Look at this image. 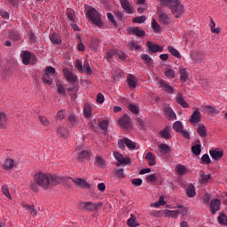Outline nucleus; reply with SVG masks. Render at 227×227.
<instances>
[{
	"label": "nucleus",
	"instance_id": "51",
	"mask_svg": "<svg viewBox=\"0 0 227 227\" xmlns=\"http://www.w3.org/2000/svg\"><path fill=\"white\" fill-rule=\"evenodd\" d=\"M116 52H117V51L109 50V51L105 54L106 59H107V61H111V59H113V56H114V54H116Z\"/></svg>",
	"mask_w": 227,
	"mask_h": 227
},
{
	"label": "nucleus",
	"instance_id": "64",
	"mask_svg": "<svg viewBox=\"0 0 227 227\" xmlns=\"http://www.w3.org/2000/svg\"><path fill=\"white\" fill-rule=\"evenodd\" d=\"M68 120L70 123H72L73 125H77V117H75V115L74 114L69 115Z\"/></svg>",
	"mask_w": 227,
	"mask_h": 227
},
{
	"label": "nucleus",
	"instance_id": "27",
	"mask_svg": "<svg viewBox=\"0 0 227 227\" xmlns=\"http://www.w3.org/2000/svg\"><path fill=\"white\" fill-rule=\"evenodd\" d=\"M179 73L181 74L180 81H182L183 82H187V81L189 80V73H187V69L180 67Z\"/></svg>",
	"mask_w": 227,
	"mask_h": 227
},
{
	"label": "nucleus",
	"instance_id": "43",
	"mask_svg": "<svg viewBox=\"0 0 227 227\" xmlns=\"http://www.w3.org/2000/svg\"><path fill=\"white\" fill-rule=\"evenodd\" d=\"M125 145L129 150H136V143L129 138H125Z\"/></svg>",
	"mask_w": 227,
	"mask_h": 227
},
{
	"label": "nucleus",
	"instance_id": "41",
	"mask_svg": "<svg viewBox=\"0 0 227 227\" xmlns=\"http://www.w3.org/2000/svg\"><path fill=\"white\" fill-rule=\"evenodd\" d=\"M168 49L170 54H172V56H175V58H177V59L182 58L180 51H178V50L175 49L173 46H168Z\"/></svg>",
	"mask_w": 227,
	"mask_h": 227
},
{
	"label": "nucleus",
	"instance_id": "14",
	"mask_svg": "<svg viewBox=\"0 0 227 227\" xmlns=\"http://www.w3.org/2000/svg\"><path fill=\"white\" fill-rule=\"evenodd\" d=\"M220 208H221V200H219L218 199L213 200L210 204V212L212 214H215L219 212Z\"/></svg>",
	"mask_w": 227,
	"mask_h": 227
},
{
	"label": "nucleus",
	"instance_id": "32",
	"mask_svg": "<svg viewBox=\"0 0 227 227\" xmlns=\"http://www.w3.org/2000/svg\"><path fill=\"white\" fill-rule=\"evenodd\" d=\"M50 40L52 43L59 44L61 43V35H59V34L53 33L50 35Z\"/></svg>",
	"mask_w": 227,
	"mask_h": 227
},
{
	"label": "nucleus",
	"instance_id": "63",
	"mask_svg": "<svg viewBox=\"0 0 227 227\" xmlns=\"http://www.w3.org/2000/svg\"><path fill=\"white\" fill-rule=\"evenodd\" d=\"M141 58L144 61H145V63H152L153 61V59H152V57H150V55L148 54H143Z\"/></svg>",
	"mask_w": 227,
	"mask_h": 227
},
{
	"label": "nucleus",
	"instance_id": "19",
	"mask_svg": "<svg viewBox=\"0 0 227 227\" xmlns=\"http://www.w3.org/2000/svg\"><path fill=\"white\" fill-rule=\"evenodd\" d=\"M15 166V160L13 159H6L3 163V168L5 171H12L13 167Z\"/></svg>",
	"mask_w": 227,
	"mask_h": 227
},
{
	"label": "nucleus",
	"instance_id": "11",
	"mask_svg": "<svg viewBox=\"0 0 227 227\" xmlns=\"http://www.w3.org/2000/svg\"><path fill=\"white\" fill-rule=\"evenodd\" d=\"M200 121H201V113L200 110H195L190 118V123L196 125V123H200Z\"/></svg>",
	"mask_w": 227,
	"mask_h": 227
},
{
	"label": "nucleus",
	"instance_id": "31",
	"mask_svg": "<svg viewBox=\"0 0 227 227\" xmlns=\"http://www.w3.org/2000/svg\"><path fill=\"white\" fill-rule=\"evenodd\" d=\"M21 59L24 65H29V63L31 62V53L28 51H24L21 54Z\"/></svg>",
	"mask_w": 227,
	"mask_h": 227
},
{
	"label": "nucleus",
	"instance_id": "49",
	"mask_svg": "<svg viewBox=\"0 0 227 227\" xmlns=\"http://www.w3.org/2000/svg\"><path fill=\"white\" fill-rule=\"evenodd\" d=\"M210 178H212L210 174H207V175L204 174V173L200 174V183L201 184H207L210 180Z\"/></svg>",
	"mask_w": 227,
	"mask_h": 227
},
{
	"label": "nucleus",
	"instance_id": "40",
	"mask_svg": "<svg viewBox=\"0 0 227 227\" xmlns=\"http://www.w3.org/2000/svg\"><path fill=\"white\" fill-rule=\"evenodd\" d=\"M23 207L25 208V210H27V212H29L31 215H36L37 212L34 205L30 206L26 204L23 206Z\"/></svg>",
	"mask_w": 227,
	"mask_h": 227
},
{
	"label": "nucleus",
	"instance_id": "50",
	"mask_svg": "<svg viewBox=\"0 0 227 227\" xmlns=\"http://www.w3.org/2000/svg\"><path fill=\"white\" fill-rule=\"evenodd\" d=\"M146 20V17L145 16H139V17H136L132 20V22H134V24H143L144 22H145Z\"/></svg>",
	"mask_w": 227,
	"mask_h": 227
},
{
	"label": "nucleus",
	"instance_id": "3",
	"mask_svg": "<svg viewBox=\"0 0 227 227\" xmlns=\"http://www.w3.org/2000/svg\"><path fill=\"white\" fill-rule=\"evenodd\" d=\"M56 74V68L52 67H47L44 70V74L43 76V82L51 86L54 82V75Z\"/></svg>",
	"mask_w": 227,
	"mask_h": 227
},
{
	"label": "nucleus",
	"instance_id": "42",
	"mask_svg": "<svg viewBox=\"0 0 227 227\" xmlns=\"http://www.w3.org/2000/svg\"><path fill=\"white\" fill-rule=\"evenodd\" d=\"M127 224L128 226H130V227L139 226V223H137V221H136L134 215H131V217L128 219Z\"/></svg>",
	"mask_w": 227,
	"mask_h": 227
},
{
	"label": "nucleus",
	"instance_id": "59",
	"mask_svg": "<svg viewBox=\"0 0 227 227\" xmlns=\"http://www.w3.org/2000/svg\"><path fill=\"white\" fill-rule=\"evenodd\" d=\"M162 6H168L171 8V4L175 3V0H159Z\"/></svg>",
	"mask_w": 227,
	"mask_h": 227
},
{
	"label": "nucleus",
	"instance_id": "58",
	"mask_svg": "<svg viewBox=\"0 0 227 227\" xmlns=\"http://www.w3.org/2000/svg\"><path fill=\"white\" fill-rule=\"evenodd\" d=\"M178 215H182L183 217H185L187 215V208L181 206L177 208Z\"/></svg>",
	"mask_w": 227,
	"mask_h": 227
},
{
	"label": "nucleus",
	"instance_id": "53",
	"mask_svg": "<svg viewBox=\"0 0 227 227\" xmlns=\"http://www.w3.org/2000/svg\"><path fill=\"white\" fill-rule=\"evenodd\" d=\"M75 67L81 74H84V67L82 66V61L80 59H77L75 61Z\"/></svg>",
	"mask_w": 227,
	"mask_h": 227
},
{
	"label": "nucleus",
	"instance_id": "4",
	"mask_svg": "<svg viewBox=\"0 0 227 227\" xmlns=\"http://www.w3.org/2000/svg\"><path fill=\"white\" fill-rule=\"evenodd\" d=\"M170 10L176 19L182 17L184 12H185L184 5L182 4V3H180L179 0H175V2H172V4L170 5Z\"/></svg>",
	"mask_w": 227,
	"mask_h": 227
},
{
	"label": "nucleus",
	"instance_id": "7",
	"mask_svg": "<svg viewBox=\"0 0 227 227\" xmlns=\"http://www.w3.org/2000/svg\"><path fill=\"white\" fill-rule=\"evenodd\" d=\"M56 134L61 139H68L70 137V131L65 126H59L56 129Z\"/></svg>",
	"mask_w": 227,
	"mask_h": 227
},
{
	"label": "nucleus",
	"instance_id": "52",
	"mask_svg": "<svg viewBox=\"0 0 227 227\" xmlns=\"http://www.w3.org/2000/svg\"><path fill=\"white\" fill-rule=\"evenodd\" d=\"M192 152L193 155H200L201 153V145H196L192 146Z\"/></svg>",
	"mask_w": 227,
	"mask_h": 227
},
{
	"label": "nucleus",
	"instance_id": "24",
	"mask_svg": "<svg viewBox=\"0 0 227 227\" xmlns=\"http://www.w3.org/2000/svg\"><path fill=\"white\" fill-rule=\"evenodd\" d=\"M90 157H91V152L88 151V150H84L79 153L77 158L79 160H88V159H90Z\"/></svg>",
	"mask_w": 227,
	"mask_h": 227
},
{
	"label": "nucleus",
	"instance_id": "30",
	"mask_svg": "<svg viewBox=\"0 0 227 227\" xmlns=\"http://www.w3.org/2000/svg\"><path fill=\"white\" fill-rule=\"evenodd\" d=\"M176 102L177 104H179L180 106H182V107L184 108H189V104L185 101V99L182 97V93H178L177 94V98H176Z\"/></svg>",
	"mask_w": 227,
	"mask_h": 227
},
{
	"label": "nucleus",
	"instance_id": "25",
	"mask_svg": "<svg viewBox=\"0 0 227 227\" xmlns=\"http://www.w3.org/2000/svg\"><path fill=\"white\" fill-rule=\"evenodd\" d=\"M8 127V117L6 114L0 112V129H6Z\"/></svg>",
	"mask_w": 227,
	"mask_h": 227
},
{
	"label": "nucleus",
	"instance_id": "20",
	"mask_svg": "<svg viewBox=\"0 0 227 227\" xmlns=\"http://www.w3.org/2000/svg\"><path fill=\"white\" fill-rule=\"evenodd\" d=\"M201 109H202V113H207V114H212L213 116H215V114H217V113H219V111L212 106H202Z\"/></svg>",
	"mask_w": 227,
	"mask_h": 227
},
{
	"label": "nucleus",
	"instance_id": "57",
	"mask_svg": "<svg viewBox=\"0 0 227 227\" xmlns=\"http://www.w3.org/2000/svg\"><path fill=\"white\" fill-rule=\"evenodd\" d=\"M116 178H125V174L123 173V168H119L114 172Z\"/></svg>",
	"mask_w": 227,
	"mask_h": 227
},
{
	"label": "nucleus",
	"instance_id": "1",
	"mask_svg": "<svg viewBox=\"0 0 227 227\" xmlns=\"http://www.w3.org/2000/svg\"><path fill=\"white\" fill-rule=\"evenodd\" d=\"M34 182L36 185H39V187L47 191V189H51L53 185L63 184L65 182V178L43 172H38L34 175Z\"/></svg>",
	"mask_w": 227,
	"mask_h": 227
},
{
	"label": "nucleus",
	"instance_id": "45",
	"mask_svg": "<svg viewBox=\"0 0 227 227\" xmlns=\"http://www.w3.org/2000/svg\"><path fill=\"white\" fill-rule=\"evenodd\" d=\"M83 113L86 118L91 117V106L86 104L83 108Z\"/></svg>",
	"mask_w": 227,
	"mask_h": 227
},
{
	"label": "nucleus",
	"instance_id": "6",
	"mask_svg": "<svg viewBox=\"0 0 227 227\" xmlns=\"http://www.w3.org/2000/svg\"><path fill=\"white\" fill-rule=\"evenodd\" d=\"M114 157L117 160L118 166H130L132 164V160H130V158H125L118 152H114Z\"/></svg>",
	"mask_w": 227,
	"mask_h": 227
},
{
	"label": "nucleus",
	"instance_id": "56",
	"mask_svg": "<svg viewBox=\"0 0 227 227\" xmlns=\"http://www.w3.org/2000/svg\"><path fill=\"white\" fill-rule=\"evenodd\" d=\"M99 127L102 129L105 132H107V127H109V121L105 120L99 122Z\"/></svg>",
	"mask_w": 227,
	"mask_h": 227
},
{
	"label": "nucleus",
	"instance_id": "35",
	"mask_svg": "<svg viewBox=\"0 0 227 227\" xmlns=\"http://www.w3.org/2000/svg\"><path fill=\"white\" fill-rule=\"evenodd\" d=\"M190 56L192 61H200V59H201V52L197 51H192Z\"/></svg>",
	"mask_w": 227,
	"mask_h": 227
},
{
	"label": "nucleus",
	"instance_id": "61",
	"mask_svg": "<svg viewBox=\"0 0 227 227\" xmlns=\"http://www.w3.org/2000/svg\"><path fill=\"white\" fill-rule=\"evenodd\" d=\"M128 108L133 114H137V113H139V107L136 105H129Z\"/></svg>",
	"mask_w": 227,
	"mask_h": 227
},
{
	"label": "nucleus",
	"instance_id": "46",
	"mask_svg": "<svg viewBox=\"0 0 227 227\" xmlns=\"http://www.w3.org/2000/svg\"><path fill=\"white\" fill-rule=\"evenodd\" d=\"M173 129L176 132H182V130H184V125H182L180 121H176L173 125Z\"/></svg>",
	"mask_w": 227,
	"mask_h": 227
},
{
	"label": "nucleus",
	"instance_id": "28",
	"mask_svg": "<svg viewBox=\"0 0 227 227\" xmlns=\"http://www.w3.org/2000/svg\"><path fill=\"white\" fill-rule=\"evenodd\" d=\"M159 84L160 88H163L167 93H173V91H175V90L170 85L166 83L164 80H160Z\"/></svg>",
	"mask_w": 227,
	"mask_h": 227
},
{
	"label": "nucleus",
	"instance_id": "16",
	"mask_svg": "<svg viewBox=\"0 0 227 227\" xmlns=\"http://www.w3.org/2000/svg\"><path fill=\"white\" fill-rule=\"evenodd\" d=\"M160 155H168V153H171V147L168 145V144H160L158 145Z\"/></svg>",
	"mask_w": 227,
	"mask_h": 227
},
{
	"label": "nucleus",
	"instance_id": "9",
	"mask_svg": "<svg viewBox=\"0 0 227 227\" xmlns=\"http://www.w3.org/2000/svg\"><path fill=\"white\" fill-rule=\"evenodd\" d=\"M147 47L149 49V52L153 53L162 52V51H164V47L157 43H152L151 41H147Z\"/></svg>",
	"mask_w": 227,
	"mask_h": 227
},
{
	"label": "nucleus",
	"instance_id": "22",
	"mask_svg": "<svg viewBox=\"0 0 227 227\" xmlns=\"http://www.w3.org/2000/svg\"><path fill=\"white\" fill-rule=\"evenodd\" d=\"M145 160L147 161V163L149 164V166H155V164H157V161L155 160V155H153V153L152 152H148L145 154Z\"/></svg>",
	"mask_w": 227,
	"mask_h": 227
},
{
	"label": "nucleus",
	"instance_id": "29",
	"mask_svg": "<svg viewBox=\"0 0 227 227\" xmlns=\"http://www.w3.org/2000/svg\"><path fill=\"white\" fill-rule=\"evenodd\" d=\"M127 82L132 90L136 89V86L137 84V82L136 80V77L132 74H129L127 78Z\"/></svg>",
	"mask_w": 227,
	"mask_h": 227
},
{
	"label": "nucleus",
	"instance_id": "38",
	"mask_svg": "<svg viewBox=\"0 0 227 227\" xmlns=\"http://www.w3.org/2000/svg\"><path fill=\"white\" fill-rule=\"evenodd\" d=\"M171 129L169 127L165 128L163 130L160 131V136L164 139H169L171 137V134L169 133Z\"/></svg>",
	"mask_w": 227,
	"mask_h": 227
},
{
	"label": "nucleus",
	"instance_id": "17",
	"mask_svg": "<svg viewBox=\"0 0 227 227\" xmlns=\"http://www.w3.org/2000/svg\"><path fill=\"white\" fill-rule=\"evenodd\" d=\"M74 184H76V185L82 189H91V184H90L88 181L82 178L75 179Z\"/></svg>",
	"mask_w": 227,
	"mask_h": 227
},
{
	"label": "nucleus",
	"instance_id": "54",
	"mask_svg": "<svg viewBox=\"0 0 227 227\" xmlns=\"http://www.w3.org/2000/svg\"><path fill=\"white\" fill-rule=\"evenodd\" d=\"M219 224H223V226H227V217L226 215L221 214L218 216Z\"/></svg>",
	"mask_w": 227,
	"mask_h": 227
},
{
	"label": "nucleus",
	"instance_id": "13",
	"mask_svg": "<svg viewBox=\"0 0 227 227\" xmlns=\"http://www.w3.org/2000/svg\"><path fill=\"white\" fill-rule=\"evenodd\" d=\"M175 171L179 176H184V175H187L189 173L187 167L182 164H177L175 168Z\"/></svg>",
	"mask_w": 227,
	"mask_h": 227
},
{
	"label": "nucleus",
	"instance_id": "39",
	"mask_svg": "<svg viewBox=\"0 0 227 227\" xmlns=\"http://www.w3.org/2000/svg\"><path fill=\"white\" fill-rule=\"evenodd\" d=\"M210 29L213 33L215 35H219L221 33V29L219 27L215 28V21H214V19L210 18V24H209Z\"/></svg>",
	"mask_w": 227,
	"mask_h": 227
},
{
	"label": "nucleus",
	"instance_id": "55",
	"mask_svg": "<svg viewBox=\"0 0 227 227\" xmlns=\"http://www.w3.org/2000/svg\"><path fill=\"white\" fill-rule=\"evenodd\" d=\"M152 26H153V29L154 33L160 32V25H159V23H157V20H155V19L153 20Z\"/></svg>",
	"mask_w": 227,
	"mask_h": 227
},
{
	"label": "nucleus",
	"instance_id": "60",
	"mask_svg": "<svg viewBox=\"0 0 227 227\" xmlns=\"http://www.w3.org/2000/svg\"><path fill=\"white\" fill-rule=\"evenodd\" d=\"M165 75H166V77H168V79H174L175 71L171 68L167 69V71L165 72Z\"/></svg>",
	"mask_w": 227,
	"mask_h": 227
},
{
	"label": "nucleus",
	"instance_id": "12",
	"mask_svg": "<svg viewBox=\"0 0 227 227\" xmlns=\"http://www.w3.org/2000/svg\"><path fill=\"white\" fill-rule=\"evenodd\" d=\"M121 6L125 10L126 13H134V7L129 0H121Z\"/></svg>",
	"mask_w": 227,
	"mask_h": 227
},
{
	"label": "nucleus",
	"instance_id": "10",
	"mask_svg": "<svg viewBox=\"0 0 227 227\" xmlns=\"http://www.w3.org/2000/svg\"><path fill=\"white\" fill-rule=\"evenodd\" d=\"M64 77L69 82H75L77 81V76L72 73V71L68 70L67 68L63 69Z\"/></svg>",
	"mask_w": 227,
	"mask_h": 227
},
{
	"label": "nucleus",
	"instance_id": "33",
	"mask_svg": "<svg viewBox=\"0 0 227 227\" xmlns=\"http://www.w3.org/2000/svg\"><path fill=\"white\" fill-rule=\"evenodd\" d=\"M83 74H86L87 75H91V74H93V70L91 69V67H90V61H88V59L83 63Z\"/></svg>",
	"mask_w": 227,
	"mask_h": 227
},
{
	"label": "nucleus",
	"instance_id": "26",
	"mask_svg": "<svg viewBox=\"0 0 227 227\" xmlns=\"http://www.w3.org/2000/svg\"><path fill=\"white\" fill-rule=\"evenodd\" d=\"M67 19L68 22L71 24V26H75V14H74V11L68 10L66 13Z\"/></svg>",
	"mask_w": 227,
	"mask_h": 227
},
{
	"label": "nucleus",
	"instance_id": "48",
	"mask_svg": "<svg viewBox=\"0 0 227 227\" xmlns=\"http://www.w3.org/2000/svg\"><path fill=\"white\" fill-rule=\"evenodd\" d=\"M2 192L3 194L5 195L6 198H8V200H12V195L10 194V190L8 189V185L4 184L2 186Z\"/></svg>",
	"mask_w": 227,
	"mask_h": 227
},
{
	"label": "nucleus",
	"instance_id": "36",
	"mask_svg": "<svg viewBox=\"0 0 227 227\" xmlns=\"http://www.w3.org/2000/svg\"><path fill=\"white\" fill-rule=\"evenodd\" d=\"M197 132L200 137H207V128H205V125L200 124L197 129Z\"/></svg>",
	"mask_w": 227,
	"mask_h": 227
},
{
	"label": "nucleus",
	"instance_id": "47",
	"mask_svg": "<svg viewBox=\"0 0 227 227\" xmlns=\"http://www.w3.org/2000/svg\"><path fill=\"white\" fill-rule=\"evenodd\" d=\"M99 46H100V41L98 39H94L91 41L90 49L92 51H98Z\"/></svg>",
	"mask_w": 227,
	"mask_h": 227
},
{
	"label": "nucleus",
	"instance_id": "2",
	"mask_svg": "<svg viewBox=\"0 0 227 227\" xmlns=\"http://www.w3.org/2000/svg\"><path fill=\"white\" fill-rule=\"evenodd\" d=\"M87 18L89 20L94 24V26H97L98 27H104V21H102V13H100V11L90 7L87 9Z\"/></svg>",
	"mask_w": 227,
	"mask_h": 227
},
{
	"label": "nucleus",
	"instance_id": "15",
	"mask_svg": "<svg viewBox=\"0 0 227 227\" xmlns=\"http://www.w3.org/2000/svg\"><path fill=\"white\" fill-rule=\"evenodd\" d=\"M209 154L215 160H219V159H223V153L221 149H213L209 151Z\"/></svg>",
	"mask_w": 227,
	"mask_h": 227
},
{
	"label": "nucleus",
	"instance_id": "18",
	"mask_svg": "<svg viewBox=\"0 0 227 227\" xmlns=\"http://www.w3.org/2000/svg\"><path fill=\"white\" fill-rule=\"evenodd\" d=\"M163 113L168 120H172L173 121L176 120V114H175L171 107H165Z\"/></svg>",
	"mask_w": 227,
	"mask_h": 227
},
{
	"label": "nucleus",
	"instance_id": "34",
	"mask_svg": "<svg viewBox=\"0 0 227 227\" xmlns=\"http://www.w3.org/2000/svg\"><path fill=\"white\" fill-rule=\"evenodd\" d=\"M186 195L188 196V198H194V196H196V190L193 184L188 185L186 189Z\"/></svg>",
	"mask_w": 227,
	"mask_h": 227
},
{
	"label": "nucleus",
	"instance_id": "62",
	"mask_svg": "<svg viewBox=\"0 0 227 227\" xmlns=\"http://www.w3.org/2000/svg\"><path fill=\"white\" fill-rule=\"evenodd\" d=\"M201 160H202V164H210V162H212L210 160V156H208V154H204L201 157Z\"/></svg>",
	"mask_w": 227,
	"mask_h": 227
},
{
	"label": "nucleus",
	"instance_id": "37",
	"mask_svg": "<svg viewBox=\"0 0 227 227\" xmlns=\"http://www.w3.org/2000/svg\"><path fill=\"white\" fill-rule=\"evenodd\" d=\"M178 209L176 210H167L165 212V217H173L174 219H176L178 217Z\"/></svg>",
	"mask_w": 227,
	"mask_h": 227
},
{
	"label": "nucleus",
	"instance_id": "8",
	"mask_svg": "<svg viewBox=\"0 0 227 227\" xmlns=\"http://www.w3.org/2000/svg\"><path fill=\"white\" fill-rule=\"evenodd\" d=\"M118 123L121 129H126L127 130L132 129V122H130V118L127 115L122 116Z\"/></svg>",
	"mask_w": 227,
	"mask_h": 227
},
{
	"label": "nucleus",
	"instance_id": "23",
	"mask_svg": "<svg viewBox=\"0 0 227 227\" xmlns=\"http://www.w3.org/2000/svg\"><path fill=\"white\" fill-rule=\"evenodd\" d=\"M129 35H136V36H145V31L139 29V27H129Z\"/></svg>",
	"mask_w": 227,
	"mask_h": 227
},
{
	"label": "nucleus",
	"instance_id": "21",
	"mask_svg": "<svg viewBox=\"0 0 227 227\" xmlns=\"http://www.w3.org/2000/svg\"><path fill=\"white\" fill-rule=\"evenodd\" d=\"M159 22L167 26V24H171V18L165 12H160L159 15Z\"/></svg>",
	"mask_w": 227,
	"mask_h": 227
},
{
	"label": "nucleus",
	"instance_id": "44",
	"mask_svg": "<svg viewBox=\"0 0 227 227\" xmlns=\"http://www.w3.org/2000/svg\"><path fill=\"white\" fill-rule=\"evenodd\" d=\"M95 164L96 166H98V168H106V161L104 160V159H102V157L98 156L95 160Z\"/></svg>",
	"mask_w": 227,
	"mask_h": 227
},
{
	"label": "nucleus",
	"instance_id": "5",
	"mask_svg": "<svg viewBox=\"0 0 227 227\" xmlns=\"http://www.w3.org/2000/svg\"><path fill=\"white\" fill-rule=\"evenodd\" d=\"M102 207H104V203L102 202L93 203L91 201H88V202H82L80 204V207L82 210H88L89 212H93L94 210H100Z\"/></svg>",
	"mask_w": 227,
	"mask_h": 227
}]
</instances>
